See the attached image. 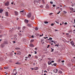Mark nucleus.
<instances>
[{
	"instance_id": "nucleus-59",
	"label": "nucleus",
	"mask_w": 75,
	"mask_h": 75,
	"mask_svg": "<svg viewBox=\"0 0 75 75\" xmlns=\"http://www.w3.org/2000/svg\"><path fill=\"white\" fill-rule=\"evenodd\" d=\"M31 37H32V38H33V37H34V36L32 35V36H31Z\"/></svg>"
},
{
	"instance_id": "nucleus-10",
	"label": "nucleus",
	"mask_w": 75,
	"mask_h": 75,
	"mask_svg": "<svg viewBox=\"0 0 75 75\" xmlns=\"http://www.w3.org/2000/svg\"><path fill=\"white\" fill-rule=\"evenodd\" d=\"M15 14L16 16H17V15L18 14V12H17V11H15Z\"/></svg>"
},
{
	"instance_id": "nucleus-33",
	"label": "nucleus",
	"mask_w": 75,
	"mask_h": 75,
	"mask_svg": "<svg viewBox=\"0 0 75 75\" xmlns=\"http://www.w3.org/2000/svg\"><path fill=\"white\" fill-rule=\"evenodd\" d=\"M42 2L43 4H44L45 3V2H44V0H42Z\"/></svg>"
},
{
	"instance_id": "nucleus-11",
	"label": "nucleus",
	"mask_w": 75,
	"mask_h": 75,
	"mask_svg": "<svg viewBox=\"0 0 75 75\" xmlns=\"http://www.w3.org/2000/svg\"><path fill=\"white\" fill-rule=\"evenodd\" d=\"M70 43L71 44V45H74V42L73 41H71L70 42Z\"/></svg>"
},
{
	"instance_id": "nucleus-39",
	"label": "nucleus",
	"mask_w": 75,
	"mask_h": 75,
	"mask_svg": "<svg viewBox=\"0 0 75 75\" xmlns=\"http://www.w3.org/2000/svg\"><path fill=\"white\" fill-rule=\"evenodd\" d=\"M54 25V23H52L51 25V26H53V25Z\"/></svg>"
},
{
	"instance_id": "nucleus-31",
	"label": "nucleus",
	"mask_w": 75,
	"mask_h": 75,
	"mask_svg": "<svg viewBox=\"0 0 75 75\" xmlns=\"http://www.w3.org/2000/svg\"><path fill=\"white\" fill-rule=\"evenodd\" d=\"M16 64H18V65H20V63H19L18 62H17L16 63H15Z\"/></svg>"
},
{
	"instance_id": "nucleus-12",
	"label": "nucleus",
	"mask_w": 75,
	"mask_h": 75,
	"mask_svg": "<svg viewBox=\"0 0 75 75\" xmlns=\"http://www.w3.org/2000/svg\"><path fill=\"white\" fill-rule=\"evenodd\" d=\"M6 16H8V12H6L5 13Z\"/></svg>"
},
{
	"instance_id": "nucleus-22",
	"label": "nucleus",
	"mask_w": 75,
	"mask_h": 75,
	"mask_svg": "<svg viewBox=\"0 0 75 75\" xmlns=\"http://www.w3.org/2000/svg\"><path fill=\"white\" fill-rule=\"evenodd\" d=\"M48 59L49 60V61H51L52 60V59L50 58H48Z\"/></svg>"
},
{
	"instance_id": "nucleus-6",
	"label": "nucleus",
	"mask_w": 75,
	"mask_h": 75,
	"mask_svg": "<svg viewBox=\"0 0 75 75\" xmlns=\"http://www.w3.org/2000/svg\"><path fill=\"white\" fill-rule=\"evenodd\" d=\"M27 26L29 27H31L32 26L31 25V24H27Z\"/></svg>"
},
{
	"instance_id": "nucleus-24",
	"label": "nucleus",
	"mask_w": 75,
	"mask_h": 75,
	"mask_svg": "<svg viewBox=\"0 0 75 75\" xmlns=\"http://www.w3.org/2000/svg\"><path fill=\"white\" fill-rule=\"evenodd\" d=\"M51 50H52L51 51V52H53L54 50V49H52V48H51Z\"/></svg>"
},
{
	"instance_id": "nucleus-53",
	"label": "nucleus",
	"mask_w": 75,
	"mask_h": 75,
	"mask_svg": "<svg viewBox=\"0 0 75 75\" xmlns=\"http://www.w3.org/2000/svg\"><path fill=\"white\" fill-rule=\"evenodd\" d=\"M64 13H67V12H66L65 11H64Z\"/></svg>"
},
{
	"instance_id": "nucleus-41",
	"label": "nucleus",
	"mask_w": 75,
	"mask_h": 75,
	"mask_svg": "<svg viewBox=\"0 0 75 75\" xmlns=\"http://www.w3.org/2000/svg\"><path fill=\"white\" fill-rule=\"evenodd\" d=\"M55 46H56V47H59L58 45L57 44L55 45Z\"/></svg>"
},
{
	"instance_id": "nucleus-56",
	"label": "nucleus",
	"mask_w": 75,
	"mask_h": 75,
	"mask_svg": "<svg viewBox=\"0 0 75 75\" xmlns=\"http://www.w3.org/2000/svg\"><path fill=\"white\" fill-rule=\"evenodd\" d=\"M54 62V61H52V63H53Z\"/></svg>"
},
{
	"instance_id": "nucleus-58",
	"label": "nucleus",
	"mask_w": 75,
	"mask_h": 75,
	"mask_svg": "<svg viewBox=\"0 0 75 75\" xmlns=\"http://www.w3.org/2000/svg\"><path fill=\"white\" fill-rule=\"evenodd\" d=\"M59 8V7H58L56 8V9H58V8Z\"/></svg>"
},
{
	"instance_id": "nucleus-18",
	"label": "nucleus",
	"mask_w": 75,
	"mask_h": 75,
	"mask_svg": "<svg viewBox=\"0 0 75 75\" xmlns=\"http://www.w3.org/2000/svg\"><path fill=\"white\" fill-rule=\"evenodd\" d=\"M35 35L37 36H39V35H40V34H38V33H35Z\"/></svg>"
},
{
	"instance_id": "nucleus-34",
	"label": "nucleus",
	"mask_w": 75,
	"mask_h": 75,
	"mask_svg": "<svg viewBox=\"0 0 75 75\" xmlns=\"http://www.w3.org/2000/svg\"><path fill=\"white\" fill-rule=\"evenodd\" d=\"M35 57L36 58H38V56H37V55H35Z\"/></svg>"
},
{
	"instance_id": "nucleus-23",
	"label": "nucleus",
	"mask_w": 75,
	"mask_h": 75,
	"mask_svg": "<svg viewBox=\"0 0 75 75\" xmlns=\"http://www.w3.org/2000/svg\"><path fill=\"white\" fill-rule=\"evenodd\" d=\"M4 44H7V42L6 41H5L4 42Z\"/></svg>"
},
{
	"instance_id": "nucleus-47",
	"label": "nucleus",
	"mask_w": 75,
	"mask_h": 75,
	"mask_svg": "<svg viewBox=\"0 0 75 75\" xmlns=\"http://www.w3.org/2000/svg\"><path fill=\"white\" fill-rule=\"evenodd\" d=\"M28 56H29V57H31V54H29L28 55Z\"/></svg>"
},
{
	"instance_id": "nucleus-48",
	"label": "nucleus",
	"mask_w": 75,
	"mask_h": 75,
	"mask_svg": "<svg viewBox=\"0 0 75 75\" xmlns=\"http://www.w3.org/2000/svg\"><path fill=\"white\" fill-rule=\"evenodd\" d=\"M20 12H21L22 13H23V12H24V11H23V10L22 11H20Z\"/></svg>"
},
{
	"instance_id": "nucleus-3",
	"label": "nucleus",
	"mask_w": 75,
	"mask_h": 75,
	"mask_svg": "<svg viewBox=\"0 0 75 75\" xmlns=\"http://www.w3.org/2000/svg\"><path fill=\"white\" fill-rule=\"evenodd\" d=\"M16 37H17V35H14V37L13 38V39L15 41H16V40H17V38Z\"/></svg>"
},
{
	"instance_id": "nucleus-61",
	"label": "nucleus",
	"mask_w": 75,
	"mask_h": 75,
	"mask_svg": "<svg viewBox=\"0 0 75 75\" xmlns=\"http://www.w3.org/2000/svg\"><path fill=\"white\" fill-rule=\"evenodd\" d=\"M13 43H15L16 42H15V41H13Z\"/></svg>"
},
{
	"instance_id": "nucleus-9",
	"label": "nucleus",
	"mask_w": 75,
	"mask_h": 75,
	"mask_svg": "<svg viewBox=\"0 0 75 75\" xmlns=\"http://www.w3.org/2000/svg\"><path fill=\"white\" fill-rule=\"evenodd\" d=\"M25 23H26L27 24V23H28V21L27 19H25Z\"/></svg>"
},
{
	"instance_id": "nucleus-51",
	"label": "nucleus",
	"mask_w": 75,
	"mask_h": 75,
	"mask_svg": "<svg viewBox=\"0 0 75 75\" xmlns=\"http://www.w3.org/2000/svg\"><path fill=\"white\" fill-rule=\"evenodd\" d=\"M43 34H42V35H40V37H42V36H43Z\"/></svg>"
},
{
	"instance_id": "nucleus-16",
	"label": "nucleus",
	"mask_w": 75,
	"mask_h": 75,
	"mask_svg": "<svg viewBox=\"0 0 75 75\" xmlns=\"http://www.w3.org/2000/svg\"><path fill=\"white\" fill-rule=\"evenodd\" d=\"M30 47H34V45L32 43H30Z\"/></svg>"
},
{
	"instance_id": "nucleus-35",
	"label": "nucleus",
	"mask_w": 75,
	"mask_h": 75,
	"mask_svg": "<svg viewBox=\"0 0 75 75\" xmlns=\"http://www.w3.org/2000/svg\"><path fill=\"white\" fill-rule=\"evenodd\" d=\"M23 42H25V40L24 39H23Z\"/></svg>"
},
{
	"instance_id": "nucleus-1",
	"label": "nucleus",
	"mask_w": 75,
	"mask_h": 75,
	"mask_svg": "<svg viewBox=\"0 0 75 75\" xmlns=\"http://www.w3.org/2000/svg\"><path fill=\"white\" fill-rule=\"evenodd\" d=\"M27 17L28 18H30L31 17V13L30 12L27 15Z\"/></svg>"
},
{
	"instance_id": "nucleus-62",
	"label": "nucleus",
	"mask_w": 75,
	"mask_h": 75,
	"mask_svg": "<svg viewBox=\"0 0 75 75\" xmlns=\"http://www.w3.org/2000/svg\"><path fill=\"white\" fill-rule=\"evenodd\" d=\"M55 31H58V30H55Z\"/></svg>"
},
{
	"instance_id": "nucleus-45",
	"label": "nucleus",
	"mask_w": 75,
	"mask_h": 75,
	"mask_svg": "<svg viewBox=\"0 0 75 75\" xmlns=\"http://www.w3.org/2000/svg\"><path fill=\"white\" fill-rule=\"evenodd\" d=\"M64 24H65V25H67V22H65L64 23Z\"/></svg>"
},
{
	"instance_id": "nucleus-36",
	"label": "nucleus",
	"mask_w": 75,
	"mask_h": 75,
	"mask_svg": "<svg viewBox=\"0 0 75 75\" xmlns=\"http://www.w3.org/2000/svg\"><path fill=\"white\" fill-rule=\"evenodd\" d=\"M52 14H53L52 13H50L49 14V16H51Z\"/></svg>"
},
{
	"instance_id": "nucleus-28",
	"label": "nucleus",
	"mask_w": 75,
	"mask_h": 75,
	"mask_svg": "<svg viewBox=\"0 0 75 75\" xmlns=\"http://www.w3.org/2000/svg\"><path fill=\"white\" fill-rule=\"evenodd\" d=\"M52 40V38H50L48 40Z\"/></svg>"
},
{
	"instance_id": "nucleus-54",
	"label": "nucleus",
	"mask_w": 75,
	"mask_h": 75,
	"mask_svg": "<svg viewBox=\"0 0 75 75\" xmlns=\"http://www.w3.org/2000/svg\"><path fill=\"white\" fill-rule=\"evenodd\" d=\"M60 10H61V11H62V8H60Z\"/></svg>"
},
{
	"instance_id": "nucleus-8",
	"label": "nucleus",
	"mask_w": 75,
	"mask_h": 75,
	"mask_svg": "<svg viewBox=\"0 0 75 75\" xmlns=\"http://www.w3.org/2000/svg\"><path fill=\"white\" fill-rule=\"evenodd\" d=\"M34 69H35V70H38V67H35L34 68Z\"/></svg>"
},
{
	"instance_id": "nucleus-32",
	"label": "nucleus",
	"mask_w": 75,
	"mask_h": 75,
	"mask_svg": "<svg viewBox=\"0 0 75 75\" xmlns=\"http://www.w3.org/2000/svg\"><path fill=\"white\" fill-rule=\"evenodd\" d=\"M18 34L19 35H20V36H21V35H21V33H18Z\"/></svg>"
},
{
	"instance_id": "nucleus-60",
	"label": "nucleus",
	"mask_w": 75,
	"mask_h": 75,
	"mask_svg": "<svg viewBox=\"0 0 75 75\" xmlns=\"http://www.w3.org/2000/svg\"><path fill=\"white\" fill-rule=\"evenodd\" d=\"M32 70H34V68H31Z\"/></svg>"
},
{
	"instance_id": "nucleus-5",
	"label": "nucleus",
	"mask_w": 75,
	"mask_h": 75,
	"mask_svg": "<svg viewBox=\"0 0 75 75\" xmlns=\"http://www.w3.org/2000/svg\"><path fill=\"white\" fill-rule=\"evenodd\" d=\"M54 73H57V72H58V69H55L54 70Z\"/></svg>"
},
{
	"instance_id": "nucleus-40",
	"label": "nucleus",
	"mask_w": 75,
	"mask_h": 75,
	"mask_svg": "<svg viewBox=\"0 0 75 75\" xmlns=\"http://www.w3.org/2000/svg\"><path fill=\"white\" fill-rule=\"evenodd\" d=\"M50 41H51V42H54V40H50Z\"/></svg>"
},
{
	"instance_id": "nucleus-49",
	"label": "nucleus",
	"mask_w": 75,
	"mask_h": 75,
	"mask_svg": "<svg viewBox=\"0 0 75 75\" xmlns=\"http://www.w3.org/2000/svg\"><path fill=\"white\" fill-rule=\"evenodd\" d=\"M55 5H53V6L54 7H55Z\"/></svg>"
},
{
	"instance_id": "nucleus-26",
	"label": "nucleus",
	"mask_w": 75,
	"mask_h": 75,
	"mask_svg": "<svg viewBox=\"0 0 75 75\" xmlns=\"http://www.w3.org/2000/svg\"><path fill=\"white\" fill-rule=\"evenodd\" d=\"M59 73L60 74H62V71H59Z\"/></svg>"
},
{
	"instance_id": "nucleus-37",
	"label": "nucleus",
	"mask_w": 75,
	"mask_h": 75,
	"mask_svg": "<svg viewBox=\"0 0 75 75\" xmlns=\"http://www.w3.org/2000/svg\"><path fill=\"white\" fill-rule=\"evenodd\" d=\"M38 28H37V27L35 28V30H38Z\"/></svg>"
},
{
	"instance_id": "nucleus-25",
	"label": "nucleus",
	"mask_w": 75,
	"mask_h": 75,
	"mask_svg": "<svg viewBox=\"0 0 75 75\" xmlns=\"http://www.w3.org/2000/svg\"><path fill=\"white\" fill-rule=\"evenodd\" d=\"M3 11L2 10V9H1L0 10V13H2V12Z\"/></svg>"
},
{
	"instance_id": "nucleus-57",
	"label": "nucleus",
	"mask_w": 75,
	"mask_h": 75,
	"mask_svg": "<svg viewBox=\"0 0 75 75\" xmlns=\"http://www.w3.org/2000/svg\"><path fill=\"white\" fill-rule=\"evenodd\" d=\"M20 27H18V30H20Z\"/></svg>"
},
{
	"instance_id": "nucleus-42",
	"label": "nucleus",
	"mask_w": 75,
	"mask_h": 75,
	"mask_svg": "<svg viewBox=\"0 0 75 75\" xmlns=\"http://www.w3.org/2000/svg\"><path fill=\"white\" fill-rule=\"evenodd\" d=\"M49 47H50V45H48V46H47V48H49Z\"/></svg>"
},
{
	"instance_id": "nucleus-43",
	"label": "nucleus",
	"mask_w": 75,
	"mask_h": 75,
	"mask_svg": "<svg viewBox=\"0 0 75 75\" xmlns=\"http://www.w3.org/2000/svg\"><path fill=\"white\" fill-rule=\"evenodd\" d=\"M61 13V11H59V12H58V13H57V14H59V13Z\"/></svg>"
},
{
	"instance_id": "nucleus-20",
	"label": "nucleus",
	"mask_w": 75,
	"mask_h": 75,
	"mask_svg": "<svg viewBox=\"0 0 75 75\" xmlns=\"http://www.w3.org/2000/svg\"><path fill=\"white\" fill-rule=\"evenodd\" d=\"M16 50H20V48H18V47H16L15 48Z\"/></svg>"
},
{
	"instance_id": "nucleus-38",
	"label": "nucleus",
	"mask_w": 75,
	"mask_h": 75,
	"mask_svg": "<svg viewBox=\"0 0 75 75\" xmlns=\"http://www.w3.org/2000/svg\"><path fill=\"white\" fill-rule=\"evenodd\" d=\"M40 7H41V8H42V7H43V5H41L40 6Z\"/></svg>"
},
{
	"instance_id": "nucleus-15",
	"label": "nucleus",
	"mask_w": 75,
	"mask_h": 75,
	"mask_svg": "<svg viewBox=\"0 0 75 75\" xmlns=\"http://www.w3.org/2000/svg\"><path fill=\"white\" fill-rule=\"evenodd\" d=\"M46 8H49V6H48V5L47 4H46Z\"/></svg>"
},
{
	"instance_id": "nucleus-63",
	"label": "nucleus",
	"mask_w": 75,
	"mask_h": 75,
	"mask_svg": "<svg viewBox=\"0 0 75 75\" xmlns=\"http://www.w3.org/2000/svg\"><path fill=\"white\" fill-rule=\"evenodd\" d=\"M35 65V63H33V65Z\"/></svg>"
},
{
	"instance_id": "nucleus-7",
	"label": "nucleus",
	"mask_w": 75,
	"mask_h": 75,
	"mask_svg": "<svg viewBox=\"0 0 75 75\" xmlns=\"http://www.w3.org/2000/svg\"><path fill=\"white\" fill-rule=\"evenodd\" d=\"M5 45L4 44H2L1 45V48H3L4 47H5Z\"/></svg>"
},
{
	"instance_id": "nucleus-21",
	"label": "nucleus",
	"mask_w": 75,
	"mask_h": 75,
	"mask_svg": "<svg viewBox=\"0 0 75 75\" xmlns=\"http://www.w3.org/2000/svg\"><path fill=\"white\" fill-rule=\"evenodd\" d=\"M31 19L32 20H34V16H32L31 18Z\"/></svg>"
},
{
	"instance_id": "nucleus-52",
	"label": "nucleus",
	"mask_w": 75,
	"mask_h": 75,
	"mask_svg": "<svg viewBox=\"0 0 75 75\" xmlns=\"http://www.w3.org/2000/svg\"><path fill=\"white\" fill-rule=\"evenodd\" d=\"M26 28V27L25 26H24L23 27V28L24 29V28Z\"/></svg>"
},
{
	"instance_id": "nucleus-50",
	"label": "nucleus",
	"mask_w": 75,
	"mask_h": 75,
	"mask_svg": "<svg viewBox=\"0 0 75 75\" xmlns=\"http://www.w3.org/2000/svg\"><path fill=\"white\" fill-rule=\"evenodd\" d=\"M56 23H57V24H59V22H57V21H55Z\"/></svg>"
},
{
	"instance_id": "nucleus-64",
	"label": "nucleus",
	"mask_w": 75,
	"mask_h": 75,
	"mask_svg": "<svg viewBox=\"0 0 75 75\" xmlns=\"http://www.w3.org/2000/svg\"><path fill=\"white\" fill-rule=\"evenodd\" d=\"M74 23H75V19H74Z\"/></svg>"
},
{
	"instance_id": "nucleus-4",
	"label": "nucleus",
	"mask_w": 75,
	"mask_h": 75,
	"mask_svg": "<svg viewBox=\"0 0 75 75\" xmlns=\"http://www.w3.org/2000/svg\"><path fill=\"white\" fill-rule=\"evenodd\" d=\"M18 55H21V52L20 51H17L16 53Z\"/></svg>"
},
{
	"instance_id": "nucleus-13",
	"label": "nucleus",
	"mask_w": 75,
	"mask_h": 75,
	"mask_svg": "<svg viewBox=\"0 0 75 75\" xmlns=\"http://www.w3.org/2000/svg\"><path fill=\"white\" fill-rule=\"evenodd\" d=\"M13 72V74H14V75H16L17 74V72L16 71H14Z\"/></svg>"
},
{
	"instance_id": "nucleus-17",
	"label": "nucleus",
	"mask_w": 75,
	"mask_h": 75,
	"mask_svg": "<svg viewBox=\"0 0 75 75\" xmlns=\"http://www.w3.org/2000/svg\"><path fill=\"white\" fill-rule=\"evenodd\" d=\"M34 41V39H33L30 40V43H32V42H33Z\"/></svg>"
},
{
	"instance_id": "nucleus-30",
	"label": "nucleus",
	"mask_w": 75,
	"mask_h": 75,
	"mask_svg": "<svg viewBox=\"0 0 75 75\" xmlns=\"http://www.w3.org/2000/svg\"><path fill=\"white\" fill-rule=\"evenodd\" d=\"M40 1V0H36V2L37 3H39Z\"/></svg>"
},
{
	"instance_id": "nucleus-44",
	"label": "nucleus",
	"mask_w": 75,
	"mask_h": 75,
	"mask_svg": "<svg viewBox=\"0 0 75 75\" xmlns=\"http://www.w3.org/2000/svg\"><path fill=\"white\" fill-rule=\"evenodd\" d=\"M34 52L35 54H37V52H36V51H35Z\"/></svg>"
},
{
	"instance_id": "nucleus-19",
	"label": "nucleus",
	"mask_w": 75,
	"mask_h": 75,
	"mask_svg": "<svg viewBox=\"0 0 75 75\" xmlns=\"http://www.w3.org/2000/svg\"><path fill=\"white\" fill-rule=\"evenodd\" d=\"M69 8H70V10H72V11H73V10H74V8H71L70 7H69Z\"/></svg>"
},
{
	"instance_id": "nucleus-55",
	"label": "nucleus",
	"mask_w": 75,
	"mask_h": 75,
	"mask_svg": "<svg viewBox=\"0 0 75 75\" xmlns=\"http://www.w3.org/2000/svg\"><path fill=\"white\" fill-rule=\"evenodd\" d=\"M62 63L64 62V60L62 61Z\"/></svg>"
},
{
	"instance_id": "nucleus-29",
	"label": "nucleus",
	"mask_w": 75,
	"mask_h": 75,
	"mask_svg": "<svg viewBox=\"0 0 75 75\" xmlns=\"http://www.w3.org/2000/svg\"><path fill=\"white\" fill-rule=\"evenodd\" d=\"M44 23L45 24H48V22L46 21H45Z\"/></svg>"
},
{
	"instance_id": "nucleus-2",
	"label": "nucleus",
	"mask_w": 75,
	"mask_h": 75,
	"mask_svg": "<svg viewBox=\"0 0 75 75\" xmlns=\"http://www.w3.org/2000/svg\"><path fill=\"white\" fill-rule=\"evenodd\" d=\"M5 6H9V2H6L4 4Z\"/></svg>"
},
{
	"instance_id": "nucleus-14",
	"label": "nucleus",
	"mask_w": 75,
	"mask_h": 75,
	"mask_svg": "<svg viewBox=\"0 0 75 75\" xmlns=\"http://www.w3.org/2000/svg\"><path fill=\"white\" fill-rule=\"evenodd\" d=\"M48 65H51L52 64V62H51L49 61L48 62Z\"/></svg>"
},
{
	"instance_id": "nucleus-46",
	"label": "nucleus",
	"mask_w": 75,
	"mask_h": 75,
	"mask_svg": "<svg viewBox=\"0 0 75 75\" xmlns=\"http://www.w3.org/2000/svg\"><path fill=\"white\" fill-rule=\"evenodd\" d=\"M50 3L51 4H53V2H52V1H50Z\"/></svg>"
},
{
	"instance_id": "nucleus-27",
	"label": "nucleus",
	"mask_w": 75,
	"mask_h": 75,
	"mask_svg": "<svg viewBox=\"0 0 75 75\" xmlns=\"http://www.w3.org/2000/svg\"><path fill=\"white\" fill-rule=\"evenodd\" d=\"M57 64H56V63H54L53 64V65H54V66L55 67H56L57 65Z\"/></svg>"
}]
</instances>
